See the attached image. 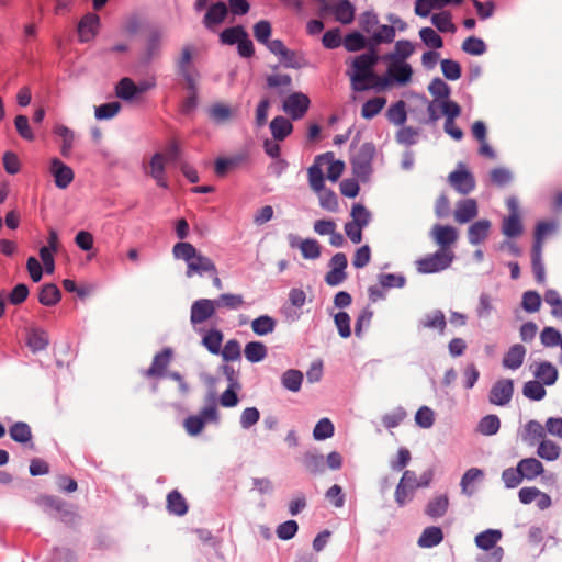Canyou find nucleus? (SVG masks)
Returning a JSON list of instances; mask_svg holds the SVG:
<instances>
[{
    "label": "nucleus",
    "instance_id": "4c0bfd02",
    "mask_svg": "<svg viewBox=\"0 0 562 562\" xmlns=\"http://www.w3.org/2000/svg\"><path fill=\"white\" fill-rule=\"evenodd\" d=\"M415 52V45L406 40L397 41L394 46V52L384 55L389 58H394L398 60H404L412 56Z\"/></svg>",
    "mask_w": 562,
    "mask_h": 562
},
{
    "label": "nucleus",
    "instance_id": "49530a36",
    "mask_svg": "<svg viewBox=\"0 0 562 562\" xmlns=\"http://www.w3.org/2000/svg\"><path fill=\"white\" fill-rule=\"evenodd\" d=\"M432 24L443 33H454L456 25L452 23L451 14L449 12L436 13L431 16Z\"/></svg>",
    "mask_w": 562,
    "mask_h": 562
},
{
    "label": "nucleus",
    "instance_id": "412c9836",
    "mask_svg": "<svg viewBox=\"0 0 562 562\" xmlns=\"http://www.w3.org/2000/svg\"><path fill=\"white\" fill-rule=\"evenodd\" d=\"M436 110H439L447 117V120H452V121H454V119L458 117L461 112L460 106L456 102L450 101L448 99L447 100H435L430 104L429 111H430V115L434 120H436L438 117V115L436 114Z\"/></svg>",
    "mask_w": 562,
    "mask_h": 562
},
{
    "label": "nucleus",
    "instance_id": "9b49d317",
    "mask_svg": "<svg viewBox=\"0 0 562 562\" xmlns=\"http://www.w3.org/2000/svg\"><path fill=\"white\" fill-rule=\"evenodd\" d=\"M310 106V99L301 92L289 95L283 103V110L292 119H301Z\"/></svg>",
    "mask_w": 562,
    "mask_h": 562
},
{
    "label": "nucleus",
    "instance_id": "ea45409f",
    "mask_svg": "<svg viewBox=\"0 0 562 562\" xmlns=\"http://www.w3.org/2000/svg\"><path fill=\"white\" fill-rule=\"evenodd\" d=\"M422 325L425 328L438 329L440 333H443L446 328V317L441 311H434L424 316Z\"/></svg>",
    "mask_w": 562,
    "mask_h": 562
},
{
    "label": "nucleus",
    "instance_id": "393cba45",
    "mask_svg": "<svg viewBox=\"0 0 562 562\" xmlns=\"http://www.w3.org/2000/svg\"><path fill=\"white\" fill-rule=\"evenodd\" d=\"M227 15V7L224 2L213 4L205 14L204 24L207 29L214 30Z\"/></svg>",
    "mask_w": 562,
    "mask_h": 562
},
{
    "label": "nucleus",
    "instance_id": "a211bd4d",
    "mask_svg": "<svg viewBox=\"0 0 562 562\" xmlns=\"http://www.w3.org/2000/svg\"><path fill=\"white\" fill-rule=\"evenodd\" d=\"M100 19L94 13L86 14L79 22L78 34L81 42H89L94 38L99 31Z\"/></svg>",
    "mask_w": 562,
    "mask_h": 562
},
{
    "label": "nucleus",
    "instance_id": "58836bf2",
    "mask_svg": "<svg viewBox=\"0 0 562 562\" xmlns=\"http://www.w3.org/2000/svg\"><path fill=\"white\" fill-rule=\"evenodd\" d=\"M319 200L322 209L328 212H337L339 207L338 198L333 190L323 189L322 191L315 192Z\"/></svg>",
    "mask_w": 562,
    "mask_h": 562
},
{
    "label": "nucleus",
    "instance_id": "2f4dec72",
    "mask_svg": "<svg viewBox=\"0 0 562 562\" xmlns=\"http://www.w3.org/2000/svg\"><path fill=\"white\" fill-rule=\"evenodd\" d=\"M443 539L441 528L436 526L427 527L418 538V546L422 548H431L439 544Z\"/></svg>",
    "mask_w": 562,
    "mask_h": 562
},
{
    "label": "nucleus",
    "instance_id": "1a4fd4ad",
    "mask_svg": "<svg viewBox=\"0 0 562 562\" xmlns=\"http://www.w3.org/2000/svg\"><path fill=\"white\" fill-rule=\"evenodd\" d=\"M348 260L344 252L335 254L329 262V271L325 276V281L330 286H336L347 279Z\"/></svg>",
    "mask_w": 562,
    "mask_h": 562
},
{
    "label": "nucleus",
    "instance_id": "dca6fc26",
    "mask_svg": "<svg viewBox=\"0 0 562 562\" xmlns=\"http://www.w3.org/2000/svg\"><path fill=\"white\" fill-rule=\"evenodd\" d=\"M317 164L326 170L327 178L335 182L339 179L345 170V164L336 160L333 153H326L316 157Z\"/></svg>",
    "mask_w": 562,
    "mask_h": 562
},
{
    "label": "nucleus",
    "instance_id": "69168bd1",
    "mask_svg": "<svg viewBox=\"0 0 562 562\" xmlns=\"http://www.w3.org/2000/svg\"><path fill=\"white\" fill-rule=\"evenodd\" d=\"M371 260V249L368 245L359 247L352 257V265L357 269L366 267Z\"/></svg>",
    "mask_w": 562,
    "mask_h": 562
},
{
    "label": "nucleus",
    "instance_id": "bb28decb",
    "mask_svg": "<svg viewBox=\"0 0 562 562\" xmlns=\"http://www.w3.org/2000/svg\"><path fill=\"white\" fill-rule=\"evenodd\" d=\"M448 507L449 496L447 494H438L428 502L425 513L431 518H438L447 513Z\"/></svg>",
    "mask_w": 562,
    "mask_h": 562
},
{
    "label": "nucleus",
    "instance_id": "5701e85b",
    "mask_svg": "<svg viewBox=\"0 0 562 562\" xmlns=\"http://www.w3.org/2000/svg\"><path fill=\"white\" fill-rule=\"evenodd\" d=\"M477 215V204L473 199H467L457 204L454 220L458 223H467Z\"/></svg>",
    "mask_w": 562,
    "mask_h": 562
},
{
    "label": "nucleus",
    "instance_id": "4be33fe9",
    "mask_svg": "<svg viewBox=\"0 0 562 562\" xmlns=\"http://www.w3.org/2000/svg\"><path fill=\"white\" fill-rule=\"evenodd\" d=\"M335 19L342 24H350L355 19V8L348 0H335L330 5Z\"/></svg>",
    "mask_w": 562,
    "mask_h": 562
},
{
    "label": "nucleus",
    "instance_id": "423d86ee",
    "mask_svg": "<svg viewBox=\"0 0 562 562\" xmlns=\"http://www.w3.org/2000/svg\"><path fill=\"white\" fill-rule=\"evenodd\" d=\"M453 252L447 249H440L439 251L428 255L416 261V266L422 273H435L447 269L452 260Z\"/></svg>",
    "mask_w": 562,
    "mask_h": 562
},
{
    "label": "nucleus",
    "instance_id": "774afa93",
    "mask_svg": "<svg viewBox=\"0 0 562 562\" xmlns=\"http://www.w3.org/2000/svg\"><path fill=\"white\" fill-rule=\"evenodd\" d=\"M548 435L562 440V417L552 416L546 419Z\"/></svg>",
    "mask_w": 562,
    "mask_h": 562
},
{
    "label": "nucleus",
    "instance_id": "4d7b16f0",
    "mask_svg": "<svg viewBox=\"0 0 562 562\" xmlns=\"http://www.w3.org/2000/svg\"><path fill=\"white\" fill-rule=\"evenodd\" d=\"M334 425L328 418H322L315 426L313 436L316 440H325L334 435Z\"/></svg>",
    "mask_w": 562,
    "mask_h": 562
},
{
    "label": "nucleus",
    "instance_id": "09e8293b",
    "mask_svg": "<svg viewBox=\"0 0 562 562\" xmlns=\"http://www.w3.org/2000/svg\"><path fill=\"white\" fill-rule=\"evenodd\" d=\"M303 381V374L299 370H288L282 375V384L285 389L297 392Z\"/></svg>",
    "mask_w": 562,
    "mask_h": 562
},
{
    "label": "nucleus",
    "instance_id": "c9c22d12",
    "mask_svg": "<svg viewBox=\"0 0 562 562\" xmlns=\"http://www.w3.org/2000/svg\"><path fill=\"white\" fill-rule=\"evenodd\" d=\"M292 128L291 122L282 116L273 119L270 124L271 133L277 140H283L292 132Z\"/></svg>",
    "mask_w": 562,
    "mask_h": 562
},
{
    "label": "nucleus",
    "instance_id": "473e14b6",
    "mask_svg": "<svg viewBox=\"0 0 562 562\" xmlns=\"http://www.w3.org/2000/svg\"><path fill=\"white\" fill-rule=\"evenodd\" d=\"M308 184L314 192L325 189L324 170L315 159L314 164L307 169Z\"/></svg>",
    "mask_w": 562,
    "mask_h": 562
},
{
    "label": "nucleus",
    "instance_id": "a878e982",
    "mask_svg": "<svg viewBox=\"0 0 562 562\" xmlns=\"http://www.w3.org/2000/svg\"><path fill=\"white\" fill-rule=\"evenodd\" d=\"M526 348L522 345H514L504 355L503 366L510 370L518 369L525 359Z\"/></svg>",
    "mask_w": 562,
    "mask_h": 562
},
{
    "label": "nucleus",
    "instance_id": "f8f14e48",
    "mask_svg": "<svg viewBox=\"0 0 562 562\" xmlns=\"http://www.w3.org/2000/svg\"><path fill=\"white\" fill-rule=\"evenodd\" d=\"M449 180L451 186L461 193H469L475 187V181L470 171L463 165L450 173Z\"/></svg>",
    "mask_w": 562,
    "mask_h": 562
},
{
    "label": "nucleus",
    "instance_id": "9d476101",
    "mask_svg": "<svg viewBox=\"0 0 562 562\" xmlns=\"http://www.w3.org/2000/svg\"><path fill=\"white\" fill-rule=\"evenodd\" d=\"M382 59L387 64V80H393L400 85H406L411 80L413 69L408 63L385 56Z\"/></svg>",
    "mask_w": 562,
    "mask_h": 562
},
{
    "label": "nucleus",
    "instance_id": "c03bdc74",
    "mask_svg": "<svg viewBox=\"0 0 562 562\" xmlns=\"http://www.w3.org/2000/svg\"><path fill=\"white\" fill-rule=\"evenodd\" d=\"M544 302L550 305L551 314L562 321V296L560 293L553 289L547 290Z\"/></svg>",
    "mask_w": 562,
    "mask_h": 562
},
{
    "label": "nucleus",
    "instance_id": "f3484780",
    "mask_svg": "<svg viewBox=\"0 0 562 562\" xmlns=\"http://www.w3.org/2000/svg\"><path fill=\"white\" fill-rule=\"evenodd\" d=\"M215 313V302L207 299L195 301L191 306L192 324H201L213 316Z\"/></svg>",
    "mask_w": 562,
    "mask_h": 562
},
{
    "label": "nucleus",
    "instance_id": "6e6552de",
    "mask_svg": "<svg viewBox=\"0 0 562 562\" xmlns=\"http://www.w3.org/2000/svg\"><path fill=\"white\" fill-rule=\"evenodd\" d=\"M217 411L215 407H206L198 415H191L183 422V427L190 436H198L204 429L206 423L217 420Z\"/></svg>",
    "mask_w": 562,
    "mask_h": 562
},
{
    "label": "nucleus",
    "instance_id": "f257e3e1",
    "mask_svg": "<svg viewBox=\"0 0 562 562\" xmlns=\"http://www.w3.org/2000/svg\"><path fill=\"white\" fill-rule=\"evenodd\" d=\"M378 59L375 52H368L351 59L350 69L347 74L355 90L383 89L387 86V79L374 74L373 68Z\"/></svg>",
    "mask_w": 562,
    "mask_h": 562
},
{
    "label": "nucleus",
    "instance_id": "2eb2a0df",
    "mask_svg": "<svg viewBox=\"0 0 562 562\" xmlns=\"http://www.w3.org/2000/svg\"><path fill=\"white\" fill-rule=\"evenodd\" d=\"M514 392L513 381L509 379L498 380L490 392V401L495 405L507 404Z\"/></svg>",
    "mask_w": 562,
    "mask_h": 562
},
{
    "label": "nucleus",
    "instance_id": "ddd939ff",
    "mask_svg": "<svg viewBox=\"0 0 562 562\" xmlns=\"http://www.w3.org/2000/svg\"><path fill=\"white\" fill-rule=\"evenodd\" d=\"M49 171L54 177L55 184L60 189H66L74 180L72 169L58 158L50 160Z\"/></svg>",
    "mask_w": 562,
    "mask_h": 562
},
{
    "label": "nucleus",
    "instance_id": "f704fd0d",
    "mask_svg": "<svg viewBox=\"0 0 562 562\" xmlns=\"http://www.w3.org/2000/svg\"><path fill=\"white\" fill-rule=\"evenodd\" d=\"M491 223L487 220H481L472 224L469 228V240L472 244H479L484 240L490 232Z\"/></svg>",
    "mask_w": 562,
    "mask_h": 562
},
{
    "label": "nucleus",
    "instance_id": "603ef678",
    "mask_svg": "<svg viewBox=\"0 0 562 562\" xmlns=\"http://www.w3.org/2000/svg\"><path fill=\"white\" fill-rule=\"evenodd\" d=\"M140 91H143V89H138L137 86H135V83L128 78H123L116 86L117 97L125 100L131 99Z\"/></svg>",
    "mask_w": 562,
    "mask_h": 562
},
{
    "label": "nucleus",
    "instance_id": "79ce46f5",
    "mask_svg": "<svg viewBox=\"0 0 562 562\" xmlns=\"http://www.w3.org/2000/svg\"><path fill=\"white\" fill-rule=\"evenodd\" d=\"M386 104V99L383 97H375L368 100L361 109V115L364 119H372L379 114Z\"/></svg>",
    "mask_w": 562,
    "mask_h": 562
},
{
    "label": "nucleus",
    "instance_id": "7c9ffc66",
    "mask_svg": "<svg viewBox=\"0 0 562 562\" xmlns=\"http://www.w3.org/2000/svg\"><path fill=\"white\" fill-rule=\"evenodd\" d=\"M524 440L528 442L541 441L547 438L546 423L529 420L524 427Z\"/></svg>",
    "mask_w": 562,
    "mask_h": 562
},
{
    "label": "nucleus",
    "instance_id": "a18cd8bd",
    "mask_svg": "<svg viewBox=\"0 0 562 562\" xmlns=\"http://www.w3.org/2000/svg\"><path fill=\"white\" fill-rule=\"evenodd\" d=\"M9 434L14 441L21 443H26L32 439L31 428L25 423H15L10 427Z\"/></svg>",
    "mask_w": 562,
    "mask_h": 562
},
{
    "label": "nucleus",
    "instance_id": "b1692460",
    "mask_svg": "<svg viewBox=\"0 0 562 562\" xmlns=\"http://www.w3.org/2000/svg\"><path fill=\"white\" fill-rule=\"evenodd\" d=\"M561 452L562 448L560 445L548 438L541 440L537 447V456L549 462L557 461L560 458Z\"/></svg>",
    "mask_w": 562,
    "mask_h": 562
},
{
    "label": "nucleus",
    "instance_id": "8fccbe9b",
    "mask_svg": "<svg viewBox=\"0 0 562 562\" xmlns=\"http://www.w3.org/2000/svg\"><path fill=\"white\" fill-rule=\"evenodd\" d=\"M502 480L507 488H515L525 480L519 467L505 469L502 473Z\"/></svg>",
    "mask_w": 562,
    "mask_h": 562
},
{
    "label": "nucleus",
    "instance_id": "f03ea898",
    "mask_svg": "<svg viewBox=\"0 0 562 562\" xmlns=\"http://www.w3.org/2000/svg\"><path fill=\"white\" fill-rule=\"evenodd\" d=\"M172 255L176 259L182 260L187 263L186 274L191 278L195 274H216L217 268L214 261L202 255L190 243L180 241L172 247Z\"/></svg>",
    "mask_w": 562,
    "mask_h": 562
},
{
    "label": "nucleus",
    "instance_id": "de8ad7c7",
    "mask_svg": "<svg viewBox=\"0 0 562 562\" xmlns=\"http://www.w3.org/2000/svg\"><path fill=\"white\" fill-rule=\"evenodd\" d=\"M167 501L169 512L179 516L184 515L187 513L188 506L186 499L179 492L172 491L168 495Z\"/></svg>",
    "mask_w": 562,
    "mask_h": 562
},
{
    "label": "nucleus",
    "instance_id": "052dcab7",
    "mask_svg": "<svg viewBox=\"0 0 562 562\" xmlns=\"http://www.w3.org/2000/svg\"><path fill=\"white\" fill-rule=\"evenodd\" d=\"M422 41L431 48H440L443 45L442 38L431 27H424L419 31Z\"/></svg>",
    "mask_w": 562,
    "mask_h": 562
},
{
    "label": "nucleus",
    "instance_id": "864d4df0",
    "mask_svg": "<svg viewBox=\"0 0 562 562\" xmlns=\"http://www.w3.org/2000/svg\"><path fill=\"white\" fill-rule=\"evenodd\" d=\"M351 222L364 228L371 221V213L362 204H353L351 209Z\"/></svg>",
    "mask_w": 562,
    "mask_h": 562
},
{
    "label": "nucleus",
    "instance_id": "338daca9",
    "mask_svg": "<svg viewBox=\"0 0 562 562\" xmlns=\"http://www.w3.org/2000/svg\"><path fill=\"white\" fill-rule=\"evenodd\" d=\"M521 305L525 311L533 313L539 311L541 306V297L535 291H527L522 296Z\"/></svg>",
    "mask_w": 562,
    "mask_h": 562
},
{
    "label": "nucleus",
    "instance_id": "5fc2aeb1",
    "mask_svg": "<svg viewBox=\"0 0 562 562\" xmlns=\"http://www.w3.org/2000/svg\"><path fill=\"white\" fill-rule=\"evenodd\" d=\"M532 271L536 280L543 283L546 279L544 267L541 262V245H535L532 249Z\"/></svg>",
    "mask_w": 562,
    "mask_h": 562
},
{
    "label": "nucleus",
    "instance_id": "cd10ccee",
    "mask_svg": "<svg viewBox=\"0 0 562 562\" xmlns=\"http://www.w3.org/2000/svg\"><path fill=\"white\" fill-rule=\"evenodd\" d=\"M53 132L61 140V155L68 157L75 140L74 132L64 124H56Z\"/></svg>",
    "mask_w": 562,
    "mask_h": 562
},
{
    "label": "nucleus",
    "instance_id": "39448f33",
    "mask_svg": "<svg viewBox=\"0 0 562 562\" xmlns=\"http://www.w3.org/2000/svg\"><path fill=\"white\" fill-rule=\"evenodd\" d=\"M509 214L502 220V233L508 238H517L524 233L522 217L519 212L518 201L510 196L506 200Z\"/></svg>",
    "mask_w": 562,
    "mask_h": 562
},
{
    "label": "nucleus",
    "instance_id": "a19ab883",
    "mask_svg": "<svg viewBox=\"0 0 562 562\" xmlns=\"http://www.w3.org/2000/svg\"><path fill=\"white\" fill-rule=\"evenodd\" d=\"M245 357L250 362H259L267 356V348L262 342H248L244 350Z\"/></svg>",
    "mask_w": 562,
    "mask_h": 562
},
{
    "label": "nucleus",
    "instance_id": "c756f323",
    "mask_svg": "<svg viewBox=\"0 0 562 562\" xmlns=\"http://www.w3.org/2000/svg\"><path fill=\"white\" fill-rule=\"evenodd\" d=\"M61 300L60 290L53 283L44 284L38 292V302L45 306H54Z\"/></svg>",
    "mask_w": 562,
    "mask_h": 562
},
{
    "label": "nucleus",
    "instance_id": "4468645a",
    "mask_svg": "<svg viewBox=\"0 0 562 562\" xmlns=\"http://www.w3.org/2000/svg\"><path fill=\"white\" fill-rule=\"evenodd\" d=\"M290 245L292 248H297L304 259L316 260L321 257L322 246L314 238L293 237Z\"/></svg>",
    "mask_w": 562,
    "mask_h": 562
},
{
    "label": "nucleus",
    "instance_id": "aec40b11",
    "mask_svg": "<svg viewBox=\"0 0 562 562\" xmlns=\"http://www.w3.org/2000/svg\"><path fill=\"white\" fill-rule=\"evenodd\" d=\"M431 236L445 249V247L452 245L457 240L458 232L449 225H435L431 229Z\"/></svg>",
    "mask_w": 562,
    "mask_h": 562
},
{
    "label": "nucleus",
    "instance_id": "e433bc0d",
    "mask_svg": "<svg viewBox=\"0 0 562 562\" xmlns=\"http://www.w3.org/2000/svg\"><path fill=\"white\" fill-rule=\"evenodd\" d=\"M483 471L477 468L469 469L461 480V488L464 494L471 495L474 491V483L483 479Z\"/></svg>",
    "mask_w": 562,
    "mask_h": 562
},
{
    "label": "nucleus",
    "instance_id": "0e129e2a",
    "mask_svg": "<svg viewBox=\"0 0 562 562\" xmlns=\"http://www.w3.org/2000/svg\"><path fill=\"white\" fill-rule=\"evenodd\" d=\"M234 114V110L225 104H215L210 110L211 117L217 123L228 121Z\"/></svg>",
    "mask_w": 562,
    "mask_h": 562
},
{
    "label": "nucleus",
    "instance_id": "c85d7f7f",
    "mask_svg": "<svg viewBox=\"0 0 562 562\" xmlns=\"http://www.w3.org/2000/svg\"><path fill=\"white\" fill-rule=\"evenodd\" d=\"M535 376L547 385H552L558 378L557 368L549 362H540L535 364Z\"/></svg>",
    "mask_w": 562,
    "mask_h": 562
},
{
    "label": "nucleus",
    "instance_id": "20e7f679",
    "mask_svg": "<svg viewBox=\"0 0 562 562\" xmlns=\"http://www.w3.org/2000/svg\"><path fill=\"white\" fill-rule=\"evenodd\" d=\"M179 155V146L177 143H171L165 151L155 154L149 162L148 172L157 181V184L167 188V180L165 177V167L177 159Z\"/></svg>",
    "mask_w": 562,
    "mask_h": 562
},
{
    "label": "nucleus",
    "instance_id": "6e6d98bb",
    "mask_svg": "<svg viewBox=\"0 0 562 562\" xmlns=\"http://www.w3.org/2000/svg\"><path fill=\"white\" fill-rule=\"evenodd\" d=\"M223 335L218 330H210L203 337V344L212 353H220Z\"/></svg>",
    "mask_w": 562,
    "mask_h": 562
},
{
    "label": "nucleus",
    "instance_id": "bf43d9fd",
    "mask_svg": "<svg viewBox=\"0 0 562 562\" xmlns=\"http://www.w3.org/2000/svg\"><path fill=\"white\" fill-rule=\"evenodd\" d=\"M524 395L530 400L540 401L546 395V390L541 382L529 381L524 385Z\"/></svg>",
    "mask_w": 562,
    "mask_h": 562
},
{
    "label": "nucleus",
    "instance_id": "0eeeda50",
    "mask_svg": "<svg viewBox=\"0 0 562 562\" xmlns=\"http://www.w3.org/2000/svg\"><path fill=\"white\" fill-rule=\"evenodd\" d=\"M374 153V146L371 144H363L353 153L351 162L357 177L366 178L370 173Z\"/></svg>",
    "mask_w": 562,
    "mask_h": 562
},
{
    "label": "nucleus",
    "instance_id": "680f3d73",
    "mask_svg": "<svg viewBox=\"0 0 562 562\" xmlns=\"http://www.w3.org/2000/svg\"><path fill=\"white\" fill-rule=\"evenodd\" d=\"M344 46L348 52H358L366 47V38L358 32L348 34L344 40Z\"/></svg>",
    "mask_w": 562,
    "mask_h": 562
},
{
    "label": "nucleus",
    "instance_id": "13d9d810",
    "mask_svg": "<svg viewBox=\"0 0 562 562\" xmlns=\"http://www.w3.org/2000/svg\"><path fill=\"white\" fill-rule=\"evenodd\" d=\"M274 321L269 316H260L251 323V328L257 335H267L274 329Z\"/></svg>",
    "mask_w": 562,
    "mask_h": 562
},
{
    "label": "nucleus",
    "instance_id": "37998d69",
    "mask_svg": "<svg viewBox=\"0 0 562 562\" xmlns=\"http://www.w3.org/2000/svg\"><path fill=\"white\" fill-rule=\"evenodd\" d=\"M499 418L496 415H487L480 420L477 431L484 436H492L499 430Z\"/></svg>",
    "mask_w": 562,
    "mask_h": 562
},
{
    "label": "nucleus",
    "instance_id": "72a5a7b5",
    "mask_svg": "<svg viewBox=\"0 0 562 562\" xmlns=\"http://www.w3.org/2000/svg\"><path fill=\"white\" fill-rule=\"evenodd\" d=\"M172 357V352L170 349H165L160 353H158L148 369V375H162L168 364L170 363Z\"/></svg>",
    "mask_w": 562,
    "mask_h": 562
},
{
    "label": "nucleus",
    "instance_id": "7ed1b4c3",
    "mask_svg": "<svg viewBox=\"0 0 562 562\" xmlns=\"http://www.w3.org/2000/svg\"><path fill=\"white\" fill-rule=\"evenodd\" d=\"M502 531L497 529H487L475 537V544L483 551L485 555L482 558V562H501L504 555L503 548L498 547L497 543L502 539Z\"/></svg>",
    "mask_w": 562,
    "mask_h": 562
},
{
    "label": "nucleus",
    "instance_id": "e2e57ef3",
    "mask_svg": "<svg viewBox=\"0 0 562 562\" xmlns=\"http://www.w3.org/2000/svg\"><path fill=\"white\" fill-rule=\"evenodd\" d=\"M540 340L546 347H554L561 345L562 337L559 330L553 327H544L540 334Z\"/></svg>",
    "mask_w": 562,
    "mask_h": 562
},
{
    "label": "nucleus",
    "instance_id": "3c124183",
    "mask_svg": "<svg viewBox=\"0 0 562 562\" xmlns=\"http://www.w3.org/2000/svg\"><path fill=\"white\" fill-rule=\"evenodd\" d=\"M245 33L246 31L243 26L228 27L220 34V40L223 44L226 45L237 44L240 40H243Z\"/></svg>",
    "mask_w": 562,
    "mask_h": 562
},
{
    "label": "nucleus",
    "instance_id": "6ab92c4d",
    "mask_svg": "<svg viewBox=\"0 0 562 562\" xmlns=\"http://www.w3.org/2000/svg\"><path fill=\"white\" fill-rule=\"evenodd\" d=\"M517 464L527 481H533L544 473V465L535 457L524 458Z\"/></svg>",
    "mask_w": 562,
    "mask_h": 562
}]
</instances>
